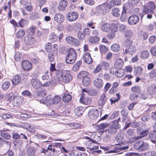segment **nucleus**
<instances>
[{
    "label": "nucleus",
    "instance_id": "0e129e2a",
    "mask_svg": "<svg viewBox=\"0 0 156 156\" xmlns=\"http://www.w3.org/2000/svg\"><path fill=\"white\" fill-rule=\"evenodd\" d=\"M10 84L8 82H5L3 83L2 85V88L4 90L7 89L9 87Z\"/></svg>",
    "mask_w": 156,
    "mask_h": 156
},
{
    "label": "nucleus",
    "instance_id": "a18cd8bd",
    "mask_svg": "<svg viewBox=\"0 0 156 156\" xmlns=\"http://www.w3.org/2000/svg\"><path fill=\"white\" fill-rule=\"evenodd\" d=\"M22 94L24 96L28 97L31 98L32 97V94L31 93L27 90H26L22 93Z\"/></svg>",
    "mask_w": 156,
    "mask_h": 156
},
{
    "label": "nucleus",
    "instance_id": "0eeeda50",
    "mask_svg": "<svg viewBox=\"0 0 156 156\" xmlns=\"http://www.w3.org/2000/svg\"><path fill=\"white\" fill-rule=\"evenodd\" d=\"M156 5L153 1H150L148 2L147 5L144 6L143 12L145 14L152 13L153 10L156 9Z\"/></svg>",
    "mask_w": 156,
    "mask_h": 156
},
{
    "label": "nucleus",
    "instance_id": "5701e85b",
    "mask_svg": "<svg viewBox=\"0 0 156 156\" xmlns=\"http://www.w3.org/2000/svg\"><path fill=\"white\" fill-rule=\"evenodd\" d=\"M78 15L76 12H70L67 14L68 20L70 21L76 20L77 18Z\"/></svg>",
    "mask_w": 156,
    "mask_h": 156
},
{
    "label": "nucleus",
    "instance_id": "4c0bfd02",
    "mask_svg": "<svg viewBox=\"0 0 156 156\" xmlns=\"http://www.w3.org/2000/svg\"><path fill=\"white\" fill-rule=\"evenodd\" d=\"M90 78L87 76L84 77L82 80L83 83L85 86L88 85L90 83Z\"/></svg>",
    "mask_w": 156,
    "mask_h": 156
},
{
    "label": "nucleus",
    "instance_id": "e2e57ef3",
    "mask_svg": "<svg viewBox=\"0 0 156 156\" xmlns=\"http://www.w3.org/2000/svg\"><path fill=\"white\" fill-rule=\"evenodd\" d=\"M58 50V46L57 44H54L53 45L52 50L51 52L54 53V54H57Z\"/></svg>",
    "mask_w": 156,
    "mask_h": 156
},
{
    "label": "nucleus",
    "instance_id": "20e7f679",
    "mask_svg": "<svg viewBox=\"0 0 156 156\" xmlns=\"http://www.w3.org/2000/svg\"><path fill=\"white\" fill-rule=\"evenodd\" d=\"M124 46L126 48L124 54H129L131 55H133L136 52V48L133 44V41L130 39H127L124 42Z\"/></svg>",
    "mask_w": 156,
    "mask_h": 156
},
{
    "label": "nucleus",
    "instance_id": "bb28decb",
    "mask_svg": "<svg viewBox=\"0 0 156 156\" xmlns=\"http://www.w3.org/2000/svg\"><path fill=\"white\" fill-rule=\"evenodd\" d=\"M124 62L123 60L120 58L117 60L114 63V66L116 69H121L123 65Z\"/></svg>",
    "mask_w": 156,
    "mask_h": 156
},
{
    "label": "nucleus",
    "instance_id": "2f4dec72",
    "mask_svg": "<svg viewBox=\"0 0 156 156\" xmlns=\"http://www.w3.org/2000/svg\"><path fill=\"white\" fill-rule=\"evenodd\" d=\"M83 108L82 107H79L75 109V113L76 115L79 116L83 113Z\"/></svg>",
    "mask_w": 156,
    "mask_h": 156
},
{
    "label": "nucleus",
    "instance_id": "e433bc0d",
    "mask_svg": "<svg viewBox=\"0 0 156 156\" xmlns=\"http://www.w3.org/2000/svg\"><path fill=\"white\" fill-rule=\"evenodd\" d=\"M66 125L67 127H70L72 129H76L79 126L78 124L76 123H70Z\"/></svg>",
    "mask_w": 156,
    "mask_h": 156
},
{
    "label": "nucleus",
    "instance_id": "4d7b16f0",
    "mask_svg": "<svg viewBox=\"0 0 156 156\" xmlns=\"http://www.w3.org/2000/svg\"><path fill=\"white\" fill-rule=\"evenodd\" d=\"M45 51L46 52H49L50 51L51 48V44L50 43H46L45 45Z\"/></svg>",
    "mask_w": 156,
    "mask_h": 156
},
{
    "label": "nucleus",
    "instance_id": "c756f323",
    "mask_svg": "<svg viewBox=\"0 0 156 156\" xmlns=\"http://www.w3.org/2000/svg\"><path fill=\"white\" fill-rule=\"evenodd\" d=\"M121 20L123 22L125 21L127 19L126 10L125 6L123 7V10L120 16Z\"/></svg>",
    "mask_w": 156,
    "mask_h": 156
},
{
    "label": "nucleus",
    "instance_id": "f257e3e1",
    "mask_svg": "<svg viewBox=\"0 0 156 156\" xmlns=\"http://www.w3.org/2000/svg\"><path fill=\"white\" fill-rule=\"evenodd\" d=\"M101 29L105 32L109 31V33L107 35V37L109 39H112L115 37V33L117 31L118 28L115 24H110L106 23L102 26Z\"/></svg>",
    "mask_w": 156,
    "mask_h": 156
},
{
    "label": "nucleus",
    "instance_id": "6e6552de",
    "mask_svg": "<svg viewBox=\"0 0 156 156\" xmlns=\"http://www.w3.org/2000/svg\"><path fill=\"white\" fill-rule=\"evenodd\" d=\"M10 100L12 101V104L14 106H18L22 103L24 100V98L23 96H15L13 94L10 97Z\"/></svg>",
    "mask_w": 156,
    "mask_h": 156
},
{
    "label": "nucleus",
    "instance_id": "473e14b6",
    "mask_svg": "<svg viewBox=\"0 0 156 156\" xmlns=\"http://www.w3.org/2000/svg\"><path fill=\"white\" fill-rule=\"evenodd\" d=\"M125 72L123 69H118L117 70L115 75L118 77H122L124 76Z\"/></svg>",
    "mask_w": 156,
    "mask_h": 156
},
{
    "label": "nucleus",
    "instance_id": "2eb2a0df",
    "mask_svg": "<svg viewBox=\"0 0 156 156\" xmlns=\"http://www.w3.org/2000/svg\"><path fill=\"white\" fill-rule=\"evenodd\" d=\"M107 98L105 93H103L100 96L98 102V105L99 106H103L106 102Z\"/></svg>",
    "mask_w": 156,
    "mask_h": 156
},
{
    "label": "nucleus",
    "instance_id": "bf43d9fd",
    "mask_svg": "<svg viewBox=\"0 0 156 156\" xmlns=\"http://www.w3.org/2000/svg\"><path fill=\"white\" fill-rule=\"evenodd\" d=\"M91 33V30L89 28H86L83 30V33L84 35L90 36Z\"/></svg>",
    "mask_w": 156,
    "mask_h": 156
},
{
    "label": "nucleus",
    "instance_id": "393cba45",
    "mask_svg": "<svg viewBox=\"0 0 156 156\" xmlns=\"http://www.w3.org/2000/svg\"><path fill=\"white\" fill-rule=\"evenodd\" d=\"M100 64L102 70L106 71L108 70L109 68L110 65L109 63L105 61H101Z\"/></svg>",
    "mask_w": 156,
    "mask_h": 156
},
{
    "label": "nucleus",
    "instance_id": "ddd939ff",
    "mask_svg": "<svg viewBox=\"0 0 156 156\" xmlns=\"http://www.w3.org/2000/svg\"><path fill=\"white\" fill-rule=\"evenodd\" d=\"M22 67L24 71H29L32 68L31 63L28 61H23L22 63Z\"/></svg>",
    "mask_w": 156,
    "mask_h": 156
},
{
    "label": "nucleus",
    "instance_id": "052dcab7",
    "mask_svg": "<svg viewBox=\"0 0 156 156\" xmlns=\"http://www.w3.org/2000/svg\"><path fill=\"white\" fill-rule=\"evenodd\" d=\"M121 114L123 117H126L128 115V111L127 109L125 108L122 109L121 111Z\"/></svg>",
    "mask_w": 156,
    "mask_h": 156
},
{
    "label": "nucleus",
    "instance_id": "f03ea898",
    "mask_svg": "<svg viewBox=\"0 0 156 156\" xmlns=\"http://www.w3.org/2000/svg\"><path fill=\"white\" fill-rule=\"evenodd\" d=\"M56 78L58 81H63L67 83L70 81L72 79L70 72L68 70L63 71V73L60 71L56 73Z\"/></svg>",
    "mask_w": 156,
    "mask_h": 156
},
{
    "label": "nucleus",
    "instance_id": "a19ab883",
    "mask_svg": "<svg viewBox=\"0 0 156 156\" xmlns=\"http://www.w3.org/2000/svg\"><path fill=\"white\" fill-rule=\"evenodd\" d=\"M120 48V46L119 44H115L111 46V49L112 51L114 52H116L119 51Z\"/></svg>",
    "mask_w": 156,
    "mask_h": 156
},
{
    "label": "nucleus",
    "instance_id": "ea45409f",
    "mask_svg": "<svg viewBox=\"0 0 156 156\" xmlns=\"http://www.w3.org/2000/svg\"><path fill=\"white\" fill-rule=\"evenodd\" d=\"M25 34L24 31L23 29L20 30L16 33V36L18 38H21Z\"/></svg>",
    "mask_w": 156,
    "mask_h": 156
},
{
    "label": "nucleus",
    "instance_id": "4468645a",
    "mask_svg": "<svg viewBox=\"0 0 156 156\" xmlns=\"http://www.w3.org/2000/svg\"><path fill=\"white\" fill-rule=\"evenodd\" d=\"M139 20V18L138 16L132 15L129 18L128 22L129 25H133L136 24Z\"/></svg>",
    "mask_w": 156,
    "mask_h": 156
},
{
    "label": "nucleus",
    "instance_id": "13d9d810",
    "mask_svg": "<svg viewBox=\"0 0 156 156\" xmlns=\"http://www.w3.org/2000/svg\"><path fill=\"white\" fill-rule=\"evenodd\" d=\"M139 2V0H128V3L130 5H134L137 4Z\"/></svg>",
    "mask_w": 156,
    "mask_h": 156
},
{
    "label": "nucleus",
    "instance_id": "cd10ccee",
    "mask_svg": "<svg viewBox=\"0 0 156 156\" xmlns=\"http://www.w3.org/2000/svg\"><path fill=\"white\" fill-rule=\"evenodd\" d=\"M0 135L4 138L6 140H9L11 138L10 135L5 130H1Z\"/></svg>",
    "mask_w": 156,
    "mask_h": 156
},
{
    "label": "nucleus",
    "instance_id": "7c9ffc66",
    "mask_svg": "<svg viewBox=\"0 0 156 156\" xmlns=\"http://www.w3.org/2000/svg\"><path fill=\"white\" fill-rule=\"evenodd\" d=\"M21 78L20 76L16 75L13 79L12 82L13 85L17 84L21 80Z\"/></svg>",
    "mask_w": 156,
    "mask_h": 156
},
{
    "label": "nucleus",
    "instance_id": "dca6fc26",
    "mask_svg": "<svg viewBox=\"0 0 156 156\" xmlns=\"http://www.w3.org/2000/svg\"><path fill=\"white\" fill-rule=\"evenodd\" d=\"M14 144L13 148L16 151H19L23 144V141L20 139L16 140L13 141Z\"/></svg>",
    "mask_w": 156,
    "mask_h": 156
},
{
    "label": "nucleus",
    "instance_id": "603ef678",
    "mask_svg": "<svg viewBox=\"0 0 156 156\" xmlns=\"http://www.w3.org/2000/svg\"><path fill=\"white\" fill-rule=\"evenodd\" d=\"M116 95L117 97V98L115 99L114 98H112L110 99L111 104H112L113 103H115V102H118V100L120 99V97L119 94H116Z\"/></svg>",
    "mask_w": 156,
    "mask_h": 156
},
{
    "label": "nucleus",
    "instance_id": "f8f14e48",
    "mask_svg": "<svg viewBox=\"0 0 156 156\" xmlns=\"http://www.w3.org/2000/svg\"><path fill=\"white\" fill-rule=\"evenodd\" d=\"M66 40L68 43L72 44L76 46H78L80 44L79 41L76 38L71 36H68L66 38Z\"/></svg>",
    "mask_w": 156,
    "mask_h": 156
},
{
    "label": "nucleus",
    "instance_id": "49530a36",
    "mask_svg": "<svg viewBox=\"0 0 156 156\" xmlns=\"http://www.w3.org/2000/svg\"><path fill=\"white\" fill-rule=\"evenodd\" d=\"M77 37L80 40L83 41L85 38V35L81 31H79L77 33Z\"/></svg>",
    "mask_w": 156,
    "mask_h": 156
},
{
    "label": "nucleus",
    "instance_id": "a878e982",
    "mask_svg": "<svg viewBox=\"0 0 156 156\" xmlns=\"http://www.w3.org/2000/svg\"><path fill=\"white\" fill-rule=\"evenodd\" d=\"M83 60L85 62L88 64H90L93 61L90 54L88 53H87L85 54L83 57Z\"/></svg>",
    "mask_w": 156,
    "mask_h": 156
},
{
    "label": "nucleus",
    "instance_id": "b1692460",
    "mask_svg": "<svg viewBox=\"0 0 156 156\" xmlns=\"http://www.w3.org/2000/svg\"><path fill=\"white\" fill-rule=\"evenodd\" d=\"M103 84V80L101 78H97L94 81V85L97 88L101 87Z\"/></svg>",
    "mask_w": 156,
    "mask_h": 156
},
{
    "label": "nucleus",
    "instance_id": "39448f33",
    "mask_svg": "<svg viewBox=\"0 0 156 156\" xmlns=\"http://www.w3.org/2000/svg\"><path fill=\"white\" fill-rule=\"evenodd\" d=\"M67 54L65 58V61L67 64L74 63L76 59V54L75 50L72 48H70L67 50Z\"/></svg>",
    "mask_w": 156,
    "mask_h": 156
},
{
    "label": "nucleus",
    "instance_id": "09e8293b",
    "mask_svg": "<svg viewBox=\"0 0 156 156\" xmlns=\"http://www.w3.org/2000/svg\"><path fill=\"white\" fill-rule=\"evenodd\" d=\"M100 50L101 53L105 54L108 51V48L105 46L103 45H100L99 46Z\"/></svg>",
    "mask_w": 156,
    "mask_h": 156
},
{
    "label": "nucleus",
    "instance_id": "7ed1b4c3",
    "mask_svg": "<svg viewBox=\"0 0 156 156\" xmlns=\"http://www.w3.org/2000/svg\"><path fill=\"white\" fill-rule=\"evenodd\" d=\"M45 142H48L46 145L47 149L46 151H49L51 156H58L59 154V149H60L61 144L60 143L52 144L50 141H47Z\"/></svg>",
    "mask_w": 156,
    "mask_h": 156
},
{
    "label": "nucleus",
    "instance_id": "c85d7f7f",
    "mask_svg": "<svg viewBox=\"0 0 156 156\" xmlns=\"http://www.w3.org/2000/svg\"><path fill=\"white\" fill-rule=\"evenodd\" d=\"M143 71L142 67L140 66L135 67L134 69V73L136 76L140 75Z\"/></svg>",
    "mask_w": 156,
    "mask_h": 156
},
{
    "label": "nucleus",
    "instance_id": "5fc2aeb1",
    "mask_svg": "<svg viewBox=\"0 0 156 156\" xmlns=\"http://www.w3.org/2000/svg\"><path fill=\"white\" fill-rule=\"evenodd\" d=\"M89 40L91 43H96L99 41V38L96 36L91 37Z\"/></svg>",
    "mask_w": 156,
    "mask_h": 156
},
{
    "label": "nucleus",
    "instance_id": "1a4fd4ad",
    "mask_svg": "<svg viewBox=\"0 0 156 156\" xmlns=\"http://www.w3.org/2000/svg\"><path fill=\"white\" fill-rule=\"evenodd\" d=\"M119 125L118 122L116 121L111 124L109 128L106 130V131H107L108 133L110 134H114L117 132V130L119 128Z\"/></svg>",
    "mask_w": 156,
    "mask_h": 156
},
{
    "label": "nucleus",
    "instance_id": "6ab92c4d",
    "mask_svg": "<svg viewBox=\"0 0 156 156\" xmlns=\"http://www.w3.org/2000/svg\"><path fill=\"white\" fill-rule=\"evenodd\" d=\"M68 5V2L66 0H62L59 3L57 8L60 11H64Z\"/></svg>",
    "mask_w": 156,
    "mask_h": 156
},
{
    "label": "nucleus",
    "instance_id": "aec40b11",
    "mask_svg": "<svg viewBox=\"0 0 156 156\" xmlns=\"http://www.w3.org/2000/svg\"><path fill=\"white\" fill-rule=\"evenodd\" d=\"M54 18L55 21L58 23H61L64 20V16L60 13L56 14L54 16Z\"/></svg>",
    "mask_w": 156,
    "mask_h": 156
},
{
    "label": "nucleus",
    "instance_id": "f3484780",
    "mask_svg": "<svg viewBox=\"0 0 156 156\" xmlns=\"http://www.w3.org/2000/svg\"><path fill=\"white\" fill-rule=\"evenodd\" d=\"M31 83L33 88L36 89L40 88L42 86V83L37 79H32L31 80Z\"/></svg>",
    "mask_w": 156,
    "mask_h": 156
},
{
    "label": "nucleus",
    "instance_id": "c03bdc74",
    "mask_svg": "<svg viewBox=\"0 0 156 156\" xmlns=\"http://www.w3.org/2000/svg\"><path fill=\"white\" fill-rule=\"evenodd\" d=\"M49 39L50 40H52V41L55 42L57 40L58 36L54 33H52L49 35Z\"/></svg>",
    "mask_w": 156,
    "mask_h": 156
},
{
    "label": "nucleus",
    "instance_id": "4be33fe9",
    "mask_svg": "<svg viewBox=\"0 0 156 156\" xmlns=\"http://www.w3.org/2000/svg\"><path fill=\"white\" fill-rule=\"evenodd\" d=\"M97 9V11L102 15H105L107 13V10L104 4L98 6Z\"/></svg>",
    "mask_w": 156,
    "mask_h": 156
},
{
    "label": "nucleus",
    "instance_id": "f704fd0d",
    "mask_svg": "<svg viewBox=\"0 0 156 156\" xmlns=\"http://www.w3.org/2000/svg\"><path fill=\"white\" fill-rule=\"evenodd\" d=\"M149 56V53L148 51L145 50L142 51L140 54V57L142 59L147 58Z\"/></svg>",
    "mask_w": 156,
    "mask_h": 156
},
{
    "label": "nucleus",
    "instance_id": "37998d69",
    "mask_svg": "<svg viewBox=\"0 0 156 156\" xmlns=\"http://www.w3.org/2000/svg\"><path fill=\"white\" fill-rule=\"evenodd\" d=\"M139 129H137V133L140 135V138H142L144 137V136H147V132L148 131L147 130H143L140 132L138 131Z\"/></svg>",
    "mask_w": 156,
    "mask_h": 156
},
{
    "label": "nucleus",
    "instance_id": "423d86ee",
    "mask_svg": "<svg viewBox=\"0 0 156 156\" xmlns=\"http://www.w3.org/2000/svg\"><path fill=\"white\" fill-rule=\"evenodd\" d=\"M149 147L148 144L142 140L137 141L133 144L134 148L139 151L147 150Z\"/></svg>",
    "mask_w": 156,
    "mask_h": 156
},
{
    "label": "nucleus",
    "instance_id": "69168bd1",
    "mask_svg": "<svg viewBox=\"0 0 156 156\" xmlns=\"http://www.w3.org/2000/svg\"><path fill=\"white\" fill-rule=\"evenodd\" d=\"M56 54H54V53L50 52L48 55V58L49 61L51 62L53 61L54 58V57L56 55Z\"/></svg>",
    "mask_w": 156,
    "mask_h": 156
},
{
    "label": "nucleus",
    "instance_id": "680f3d73",
    "mask_svg": "<svg viewBox=\"0 0 156 156\" xmlns=\"http://www.w3.org/2000/svg\"><path fill=\"white\" fill-rule=\"evenodd\" d=\"M123 139V135L121 134H118L116 137V140L118 142L122 141Z\"/></svg>",
    "mask_w": 156,
    "mask_h": 156
},
{
    "label": "nucleus",
    "instance_id": "a211bd4d",
    "mask_svg": "<svg viewBox=\"0 0 156 156\" xmlns=\"http://www.w3.org/2000/svg\"><path fill=\"white\" fill-rule=\"evenodd\" d=\"M37 149L34 147H30L27 148L26 153L28 156H35Z\"/></svg>",
    "mask_w": 156,
    "mask_h": 156
},
{
    "label": "nucleus",
    "instance_id": "58836bf2",
    "mask_svg": "<svg viewBox=\"0 0 156 156\" xmlns=\"http://www.w3.org/2000/svg\"><path fill=\"white\" fill-rule=\"evenodd\" d=\"M62 99L64 101L66 102L70 101L72 99V97L69 94H64Z\"/></svg>",
    "mask_w": 156,
    "mask_h": 156
},
{
    "label": "nucleus",
    "instance_id": "6e6d98bb",
    "mask_svg": "<svg viewBox=\"0 0 156 156\" xmlns=\"http://www.w3.org/2000/svg\"><path fill=\"white\" fill-rule=\"evenodd\" d=\"M25 9L27 11L30 12H32L33 9V7L31 5L30 3H27V5H25Z\"/></svg>",
    "mask_w": 156,
    "mask_h": 156
},
{
    "label": "nucleus",
    "instance_id": "72a5a7b5",
    "mask_svg": "<svg viewBox=\"0 0 156 156\" xmlns=\"http://www.w3.org/2000/svg\"><path fill=\"white\" fill-rule=\"evenodd\" d=\"M28 23V21L23 19H21L18 23L19 25L22 28L26 26Z\"/></svg>",
    "mask_w": 156,
    "mask_h": 156
},
{
    "label": "nucleus",
    "instance_id": "8fccbe9b",
    "mask_svg": "<svg viewBox=\"0 0 156 156\" xmlns=\"http://www.w3.org/2000/svg\"><path fill=\"white\" fill-rule=\"evenodd\" d=\"M81 62L79 61L77 63H76L73 66L72 68L73 70L74 71H76L79 68L81 64Z\"/></svg>",
    "mask_w": 156,
    "mask_h": 156
},
{
    "label": "nucleus",
    "instance_id": "774afa93",
    "mask_svg": "<svg viewBox=\"0 0 156 156\" xmlns=\"http://www.w3.org/2000/svg\"><path fill=\"white\" fill-rule=\"evenodd\" d=\"M150 52L152 55L156 56V46L152 47L150 50Z\"/></svg>",
    "mask_w": 156,
    "mask_h": 156
},
{
    "label": "nucleus",
    "instance_id": "c9c22d12",
    "mask_svg": "<svg viewBox=\"0 0 156 156\" xmlns=\"http://www.w3.org/2000/svg\"><path fill=\"white\" fill-rule=\"evenodd\" d=\"M120 10L118 8H114L112 10V13L113 16L118 17L120 16Z\"/></svg>",
    "mask_w": 156,
    "mask_h": 156
},
{
    "label": "nucleus",
    "instance_id": "9d476101",
    "mask_svg": "<svg viewBox=\"0 0 156 156\" xmlns=\"http://www.w3.org/2000/svg\"><path fill=\"white\" fill-rule=\"evenodd\" d=\"M90 118L93 119H97L99 115V112L98 110L95 108L90 109L88 113Z\"/></svg>",
    "mask_w": 156,
    "mask_h": 156
},
{
    "label": "nucleus",
    "instance_id": "79ce46f5",
    "mask_svg": "<svg viewBox=\"0 0 156 156\" xmlns=\"http://www.w3.org/2000/svg\"><path fill=\"white\" fill-rule=\"evenodd\" d=\"M39 16V14L38 12H35L32 13L30 15V18L31 20H36L37 19Z\"/></svg>",
    "mask_w": 156,
    "mask_h": 156
},
{
    "label": "nucleus",
    "instance_id": "338daca9",
    "mask_svg": "<svg viewBox=\"0 0 156 156\" xmlns=\"http://www.w3.org/2000/svg\"><path fill=\"white\" fill-rule=\"evenodd\" d=\"M104 5L106 6V8H107L109 9H111L114 6L112 1L110 2L109 3H105Z\"/></svg>",
    "mask_w": 156,
    "mask_h": 156
},
{
    "label": "nucleus",
    "instance_id": "3c124183",
    "mask_svg": "<svg viewBox=\"0 0 156 156\" xmlns=\"http://www.w3.org/2000/svg\"><path fill=\"white\" fill-rule=\"evenodd\" d=\"M109 125V124L107 123H102L100 125H98L97 126L98 127V130L104 129L106 128Z\"/></svg>",
    "mask_w": 156,
    "mask_h": 156
},
{
    "label": "nucleus",
    "instance_id": "9b49d317",
    "mask_svg": "<svg viewBox=\"0 0 156 156\" xmlns=\"http://www.w3.org/2000/svg\"><path fill=\"white\" fill-rule=\"evenodd\" d=\"M80 101L84 104L89 105L91 103L92 100L90 97L86 96L85 94L83 93L80 98Z\"/></svg>",
    "mask_w": 156,
    "mask_h": 156
},
{
    "label": "nucleus",
    "instance_id": "412c9836",
    "mask_svg": "<svg viewBox=\"0 0 156 156\" xmlns=\"http://www.w3.org/2000/svg\"><path fill=\"white\" fill-rule=\"evenodd\" d=\"M24 41L25 43L28 45L32 44L35 41L33 37L30 34L27 35L25 37Z\"/></svg>",
    "mask_w": 156,
    "mask_h": 156
},
{
    "label": "nucleus",
    "instance_id": "de8ad7c7",
    "mask_svg": "<svg viewBox=\"0 0 156 156\" xmlns=\"http://www.w3.org/2000/svg\"><path fill=\"white\" fill-rule=\"evenodd\" d=\"M61 98L58 96H55L54 97L52 100V103L54 104L58 103L61 100Z\"/></svg>",
    "mask_w": 156,
    "mask_h": 156
},
{
    "label": "nucleus",
    "instance_id": "864d4df0",
    "mask_svg": "<svg viewBox=\"0 0 156 156\" xmlns=\"http://www.w3.org/2000/svg\"><path fill=\"white\" fill-rule=\"evenodd\" d=\"M140 87L137 86H135L132 87L131 89V90L133 92L136 93H140Z\"/></svg>",
    "mask_w": 156,
    "mask_h": 156
}]
</instances>
